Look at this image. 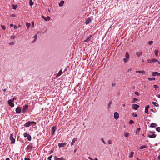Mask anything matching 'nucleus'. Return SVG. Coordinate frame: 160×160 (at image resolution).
Masks as SVG:
<instances>
[{
    "label": "nucleus",
    "mask_w": 160,
    "mask_h": 160,
    "mask_svg": "<svg viewBox=\"0 0 160 160\" xmlns=\"http://www.w3.org/2000/svg\"><path fill=\"white\" fill-rule=\"evenodd\" d=\"M134 93L136 95L138 96H139V93L137 91L135 92Z\"/></svg>",
    "instance_id": "nucleus-46"
},
{
    "label": "nucleus",
    "mask_w": 160,
    "mask_h": 160,
    "mask_svg": "<svg viewBox=\"0 0 160 160\" xmlns=\"http://www.w3.org/2000/svg\"><path fill=\"white\" fill-rule=\"evenodd\" d=\"M133 99V101L132 102H134L135 101H137L138 100V98H134Z\"/></svg>",
    "instance_id": "nucleus-41"
},
{
    "label": "nucleus",
    "mask_w": 160,
    "mask_h": 160,
    "mask_svg": "<svg viewBox=\"0 0 160 160\" xmlns=\"http://www.w3.org/2000/svg\"><path fill=\"white\" fill-rule=\"evenodd\" d=\"M13 101L11 100V99L9 100L8 101V103L9 105L11 107H14V104L13 103Z\"/></svg>",
    "instance_id": "nucleus-3"
},
{
    "label": "nucleus",
    "mask_w": 160,
    "mask_h": 160,
    "mask_svg": "<svg viewBox=\"0 0 160 160\" xmlns=\"http://www.w3.org/2000/svg\"><path fill=\"white\" fill-rule=\"evenodd\" d=\"M24 160H30V159L28 158H25Z\"/></svg>",
    "instance_id": "nucleus-57"
},
{
    "label": "nucleus",
    "mask_w": 160,
    "mask_h": 160,
    "mask_svg": "<svg viewBox=\"0 0 160 160\" xmlns=\"http://www.w3.org/2000/svg\"><path fill=\"white\" fill-rule=\"evenodd\" d=\"M140 129H141V128H138L137 129H136V134H138V133L140 132Z\"/></svg>",
    "instance_id": "nucleus-31"
},
{
    "label": "nucleus",
    "mask_w": 160,
    "mask_h": 160,
    "mask_svg": "<svg viewBox=\"0 0 160 160\" xmlns=\"http://www.w3.org/2000/svg\"><path fill=\"white\" fill-rule=\"evenodd\" d=\"M31 24L29 23H26V26L27 28H28L30 27V26Z\"/></svg>",
    "instance_id": "nucleus-36"
},
{
    "label": "nucleus",
    "mask_w": 160,
    "mask_h": 160,
    "mask_svg": "<svg viewBox=\"0 0 160 160\" xmlns=\"http://www.w3.org/2000/svg\"><path fill=\"white\" fill-rule=\"evenodd\" d=\"M10 27H12L13 26V25L12 24H11L10 25Z\"/></svg>",
    "instance_id": "nucleus-61"
},
{
    "label": "nucleus",
    "mask_w": 160,
    "mask_h": 160,
    "mask_svg": "<svg viewBox=\"0 0 160 160\" xmlns=\"http://www.w3.org/2000/svg\"><path fill=\"white\" fill-rule=\"evenodd\" d=\"M37 36L36 34L34 36L33 38H34V39L33 41V42H35L36 41L37 38Z\"/></svg>",
    "instance_id": "nucleus-33"
},
{
    "label": "nucleus",
    "mask_w": 160,
    "mask_h": 160,
    "mask_svg": "<svg viewBox=\"0 0 160 160\" xmlns=\"http://www.w3.org/2000/svg\"><path fill=\"white\" fill-rule=\"evenodd\" d=\"M76 150H77V149H75L74 150V153H75V152H76Z\"/></svg>",
    "instance_id": "nucleus-63"
},
{
    "label": "nucleus",
    "mask_w": 160,
    "mask_h": 160,
    "mask_svg": "<svg viewBox=\"0 0 160 160\" xmlns=\"http://www.w3.org/2000/svg\"><path fill=\"white\" fill-rule=\"evenodd\" d=\"M132 115L134 117H136L137 116V114L136 113H132Z\"/></svg>",
    "instance_id": "nucleus-40"
},
{
    "label": "nucleus",
    "mask_w": 160,
    "mask_h": 160,
    "mask_svg": "<svg viewBox=\"0 0 160 160\" xmlns=\"http://www.w3.org/2000/svg\"><path fill=\"white\" fill-rule=\"evenodd\" d=\"M158 159L160 160V155L158 157Z\"/></svg>",
    "instance_id": "nucleus-64"
},
{
    "label": "nucleus",
    "mask_w": 160,
    "mask_h": 160,
    "mask_svg": "<svg viewBox=\"0 0 160 160\" xmlns=\"http://www.w3.org/2000/svg\"><path fill=\"white\" fill-rule=\"evenodd\" d=\"M160 75V73L157 72H153L152 73V76H155L156 75L159 76Z\"/></svg>",
    "instance_id": "nucleus-12"
},
{
    "label": "nucleus",
    "mask_w": 160,
    "mask_h": 160,
    "mask_svg": "<svg viewBox=\"0 0 160 160\" xmlns=\"http://www.w3.org/2000/svg\"><path fill=\"white\" fill-rule=\"evenodd\" d=\"M29 4L31 6L33 4V2L32 0H29Z\"/></svg>",
    "instance_id": "nucleus-32"
},
{
    "label": "nucleus",
    "mask_w": 160,
    "mask_h": 160,
    "mask_svg": "<svg viewBox=\"0 0 160 160\" xmlns=\"http://www.w3.org/2000/svg\"><path fill=\"white\" fill-rule=\"evenodd\" d=\"M147 147V146H146V145H144V146H141L140 148V149H143V148H146Z\"/></svg>",
    "instance_id": "nucleus-35"
},
{
    "label": "nucleus",
    "mask_w": 160,
    "mask_h": 160,
    "mask_svg": "<svg viewBox=\"0 0 160 160\" xmlns=\"http://www.w3.org/2000/svg\"><path fill=\"white\" fill-rule=\"evenodd\" d=\"M157 126V124L154 123H152L151 124L150 127L152 128H155Z\"/></svg>",
    "instance_id": "nucleus-20"
},
{
    "label": "nucleus",
    "mask_w": 160,
    "mask_h": 160,
    "mask_svg": "<svg viewBox=\"0 0 160 160\" xmlns=\"http://www.w3.org/2000/svg\"><path fill=\"white\" fill-rule=\"evenodd\" d=\"M30 125V121H29L25 123L24 124V126L26 127H29Z\"/></svg>",
    "instance_id": "nucleus-18"
},
{
    "label": "nucleus",
    "mask_w": 160,
    "mask_h": 160,
    "mask_svg": "<svg viewBox=\"0 0 160 160\" xmlns=\"http://www.w3.org/2000/svg\"><path fill=\"white\" fill-rule=\"evenodd\" d=\"M16 98H15V97H14L13 98H12V100H11L12 101H13V102L15 100H16Z\"/></svg>",
    "instance_id": "nucleus-54"
},
{
    "label": "nucleus",
    "mask_w": 160,
    "mask_h": 160,
    "mask_svg": "<svg viewBox=\"0 0 160 160\" xmlns=\"http://www.w3.org/2000/svg\"><path fill=\"white\" fill-rule=\"evenodd\" d=\"M33 146L32 145L31 143H30L29 145L27 147L26 149L29 151H31L32 149L33 148Z\"/></svg>",
    "instance_id": "nucleus-4"
},
{
    "label": "nucleus",
    "mask_w": 160,
    "mask_h": 160,
    "mask_svg": "<svg viewBox=\"0 0 160 160\" xmlns=\"http://www.w3.org/2000/svg\"><path fill=\"white\" fill-rule=\"evenodd\" d=\"M148 137L151 138H154L156 137V135L155 134H148Z\"/></svg>",
    "instance_id": "nucleus-15"
},
{
    "label": "nucleus",
    "mask_w": 160,
    "mask_h": 160,
    "mask_svg": "<svg viewBox=\"0 0 160 160\" xmlns=\"http://www.w3.org/2000/svg\"><path fill=\"white\" fill-rule=\"evenodd\" d=\"M112 143V142L111 140H109L108 141V143L109 144H111Z\"/></svg>",
    "instance_id": "nucleus-47"
},
{
    "label": "nucleus",
    "mask_w": 160,
    "mask_h": 160,
    "mask_svg": "<svg viewBox=\"0 0 160 160\" xmlns=\"http://www.w3.org/2000/svg\"><path fill=\"white\" fill-rule=\"evenodd\" d=\"M101 140L102 141V142L104 144H106V142L104 141V140L102 138V139H101Z\"/></svg>",
    "instance_id": "nucleus-50"
},
{
    "label": "nucleus",
    "mask_w": 160,
    "mask_h": 160,
    "mask_svg": "<svg viewBox=\"0 0 160 160\" xmlns=\"http://www.w3.org/2000/svg\"><path fill=\"white\" fill-rule=\"evenodd\" d=\"M52 157V155L50 156L49 157H48V159L49 160H51V158Z\"/></svg>",
    "instance_id": "nucleus-45"
},
{
    "label": "nucleus",
    "mask_w": 160,
    "mask_h": 160,
    "mask_svg": "<svg viewBox=\"0 0 160 160\" xmlns=\"http://www.w3.org/2000/svg\"><path fill=\"white\" fill-rule=\"evenodd\" d=\"M134 123V121L133 120H130V121H129V124H132V123Z\"/></svg>",
    "instance_id": "nucleus-39"
},
{
    "label": "nucleus",
    "mask_w": 160,
    "mask_h": 160,
    "mask_svg": "<svg viewBox=\"0 0 160 160\" xmlns=\"http://www.w3.org/2000/svg\"><path fill=\"white\" fill-rule=\"evenodd\" d=\"M56 129V128L55 126H53L52 127V133L53 135Z\"/></svg>",
    "instance_id": "nucleus-16"
},
{
    "label": "nucleus",
    "mask_w": 160,
    "mask_h": 160,
    "mask_svg": "<svg viewBox=\"0 0 160 160\" xmlns=\"http://www.w3.org/2000/svg\"><path fill=\"white\" fill-rule=\"evenodd\" d=\"M116 83L115 82H113L112 83V87H115L116 86Z\"/></svg>",
    "instance_id": "nucleus-48"
},
{
    "label": "nucleus",
    "mask_w": 160,
    "mask_h": 160,
    "mask_svg": "<svg viewBox=\"0 0 160 160\" xmlns=\"http://www.w3.org/2000/svg\"><path fill=\"white\" fill-rule=\"evenodd\" d=\"M88 159H89L90 160H93V159H92L91 157H88Z\"/></svg>",
    "instance_id": "nucleus-58"
},
{
    "label": "nucleus",
    "mask_w": 160,
    "mask_h": 160,
    "mask_svg": "<svg viewBox=\"0 0 160 160\" xmlns=\"http://www.w3.org/2000/svg\"><path fill=\"white\" fill-rule=\"evenodd\" d=\"M158 52L159 51L158 49H156L154 51L155 54L157 56H158Z\"/></svg>",
    "instance_id": "nucleus-27"
},
{
    "label": "nucleus",
    "mask_w": 160,
    "mask_h": 160,
    "mask_svg": "<svg viewBox=\"0 0 160 160\" xmlns=\"http://www.w3.org/2000/svg\"><path fill=\"white\" fill-rule=\"evenodd\" d=\"M156 130L157 132H160V127H157L156 128Z\"/></svg>",
    "instance_id": "nucleus-37"
},
{
    "label": "nucleus",
    "mask_w": 160,
    "mask_h": 160,
    "mask_svg": "<svg viewBox=\"0 0 160 160\" xmlns=\"http://www.w3.org/2000/svg\"><path fill=\"white\" fill-rule=\"evenodd\" d=\"M119 114L117 112H115L114 113V118L115 119L117 120L119 118Z\"/></svg>",
    "instance_id": "nucleus-9"
},
{
    "label": "nucleus",
    "mask_w": 160,
    "mask_h": 160,
    "mask_svg": "<svg viewBox=\"0 0 160 160\" xmlns=\"http://www.w3.org/2000/svg\"><path fill=\"white\" fill-rule=\"evenodd\" d=\"M17 27L16 25H14V28L15 29H17Z\"/></svg>",
    "instance_id": "nucleus-59"
},
{
    "label": "nucleus",
    "mask_w": 160,
    "mask_h": 160,
    "mask_svg": "<svg viewBox=\"0 0 160 160\" xmlns=\"http://www.w3.org/2000/svg\"><path fill=\"white\" fill-rule=\"evenodd\" d=\"M77 138H74L73 139L72 142L71 143V145L72 146L73 145L74 143L75 142L77 141Z\"/></svg>",
    "instance_id": "nucleus-22"
},
{
    "label": "nucleus",
    "mask_w": 160,
    "mask_h": 160,
    "mask_svg": "<svg viewBox=\"0 0 160 160\" xmlns=\"http://www.w3.org/2000/svg\"><path fill=\"white\" fill-rule=\"evenodd\" d=\"M152 103L156 107H158L159 106L157 102H152Z\"/></svg>",
    "instance_id": "nucleus-29"
},
{
    "label": "nucleus",
    "mask_w": 160,
    "mask_h": 160,
    "mask_svg": "<svg viewBox=\"0 0 160 160\" xmlns=\"http://www.w3.org/2000/svg\"><path fill=\"white\" fill-rule=\"evenodd\" d=\"M148 79L149 81H152L153 80H155V78H148Z\"/></svg>",
    "instance_id": "nucleus-34"
},
{
    "label": "nucleus",
    "mask_w": 160,
    "mask_h": 160,
    "mask_svg": "<svg viewBox=\"0 0 160 160\" xmlns=\"http://www.w3.org/2000/svg\"><path fill=\"white\" fill-rule=\"evenodd\" d=\"M151 110L152 112H155V110H155V109H154H154H151Z\"/></svg>",
    "instance_id": "nucleus-56"
},
{
    "label": "nucleus",
    "mask_w": 160,
    "mask_h": 160,
    "mask_svg": "<svg viewBox=\"0 0 160 160\" xmlns=\"http://www.w3.org/2000/svg\"><path fill=\"white\" fill-rule=\"evenodd\" d=\"M129 56L128 53V52H127L126 53V54H125V57L126 58H124L123 59V60H126V59H128V58H129Z\"/></svg>",
    "instance_id": "nucleus-21"
},
{
    "label": "nucleus",
    "mask_w": 160,
    "mask_h": 160,
    "mask_svg": "<svg viewBox=\"0 0 160 160\" xmlns=\"http://www.w3.org/2000/svg\"><path fill=\"white\" fill-rule=\"evenodd\" d=\"M54 159L55 160H66V159H64L62 157L59 158L57 157L56 156H55L54 157Z\"/></svg>",
    "instance_id": "nucleus-10"
},
{
    "label": "nucleus",
    "mask_w": 160,
    "mask_h": 160,
    "mask_svg": "<svg viewBox=\"0 0 160 160\" xmlns=\"http://www.w3.org/2000/svg\"><path fill=\"white\" fill-rule=\"evenodd\" d=\"M9 44H10V45H13L14 44V42H10L9 43Z\"/></svg>",
    "instance_id": "nucleus-55"
},
{
    "label": "nucleus",
    "mask_w": 160,
    "mask_h": 160,
    "mask_svg": "<svg viewBox=\"0 0 160 160\" xmlns=\"http://www.w3.org/2000/svg\"><path fill=\"white\" fill-rule=\"evenodd\" d=\"M67 145V143L64 142L63 143H58V146L59 148L64 147Z\"/></svg>",
    "instance_id": "nucleus-6"
},
{
    "label": "nucleus",
    "mask_w": 160,
    "mask_h": 160,
    "mask_svg": "<svg viewBox=\"0 0 160 160\" xmlns=\"http://www.w3.org/2000/svg\"><path fill=\"white\" fill-rule=\"evenodd\" d=\"M6 89H3V91H4V92H5V91H6Z\"/></svg>",
    "instance_id": "nucleus-62"
},
{
    "label": "nucleus",
    "mask_w": 160,
    "mask_h": 160,
    "mask_svg": "<svg viewBox=\"0 0 160 160\" xmlns=\"http://www.w3.org/2000/svg\"><path fill=\"white\" fill-rule=\"evenodd\" d=\"M111 102H109V104H108V108H110V105H111Z\"/></svg>",
    "instance_id": "nucleus-51"
},
{
    "label": "nucleus",
    "mask_w": 160,
    "mask_h": 160,
    "mask_svg": "<svg viewBox=\"0 0 160 160\" xmlns=\"http://www.w3.org/2000/svg\"><path fill=\"white\" fill-rule=\"evenodd\" d=\"M129 133L127 132H124V136L126 137H128L129 135Z\"/></svg>",
    "instance_id": "nucleus-30"
},
{
    "label": "nucleus",
    "mask_w": 160,
    "mask_h": 160,
    "mask_svg": "<svg viewBox=\"0 0 160 160\" xmlns=\"http://www.w3.org/2000/svg\"><path fill=\"white\" fill-rule=\"evenodd\" d=\"M23 136L24 137H27L28 140L29 141H31V137L27 133V132H25L23 134Z\"/></svg>",
    "instance_id": "nucleus-2"
},
{
    "label": "nucleus",
    "mask_w": 160,
    "mask_h": 160,
    "mask_svg": "<svg viewBox=\"0 0 160 160\" xmlns=\"http://www.w3.org/2000/svg\"><path fill=\"white\" fill-rule=\"evenodd\" d=\"M153 42L152 41H149L148 42V44L150 45H151Z\"/></svg>",
    "instance_id": "nucleus-44"
},
{
    "label": "nucleus",
    "mask_w": 160,
    "mask_h": 160,
    "mask_svg": "<svg viewBox=\"0 0 160 160\" xmlns=\"http://www.w3.org/2000/svg\"><path fill=\"white\" fill-rule=\"evenodd\" d=\"M142 53V51H139L138 52H136V55L137 57H139V56L141 55Z\"/></svg>",
    "instance_id": "nucleus-19"
},
{
    "label": "nucleus",
    "mask_w": 160,
    "mask_h": 160,
    "mask_svg": "<svg viewBox=\"0 0 160 160\" xmlns=\"http://www.w3.org/2000/svg\"><path fill=\"white\" fill-rule=\"evenodd\" d=\"M16 112L18 113H20L21 112V109L20 107H17L16 109Z\"/></svg>",
    "instance_id": "nucleus-14"
},
{
    "label": "nucleus",
    "mask_w": 160,
    "mask_h": 160,
    "mask_svg": "<svg viewBox=\"0 0 160 160\" xmlns=\"http://www.w3.org/2000/svg\"><path fill=\"white\" fill-rule=\"evenodd\" d=\"M92 37V35H90L87 38L84 40V42H88L90 41L91 37Z\"/></svg>",
    "instance_id": "nucleus-11"
},
{
    "label": "nucleus",
    "mask_w": 160,
    "mask_h": 160,
    "mask_svg": "<svg viewBox=\"0 0 160 160\" xmlns=\"http://www.w3.org/2000/svg\"><path fill=\"white\" fill-rule=\"evenodd\" d=\"M139 107V106L136 104H133L132 105V108L135 110H137L138 108Z\"/></svg>",
    "instance_id": "nucleus-5"
},
{
    "label": "nucleus",
    "mask_w": 160,
    "mask_h": 160,
    "mask_svg": "<svg viewBox=\"0 0 160 160\" xmlns=\"http://www.w3.org/2000/svg\"><path fill=\"white\" fill-rule=\"evenodd\" d=\"M154 88L156 90L158 88V86L156 85H154Z\"/></svg>",
    "instance_id": "nucleus-42"
},
{
    "label": "nucleus",
    "mask_w": 160,
    "mask_h": 160,
    "mask_svg": "<svg viewBox=\"0 0 160 160\" xmlns=\"http://www.w3.org/2000/svg\"><path fill=\"white\" fill-rule=\"evenodd\" d=\"M136 73H140L142 74H144L145 73V72L144 71H136Z\"/></svg>",
    "instance_id": "nucleus-25"
},
{
    "label": "nucleus",
    "mask_w": 160,
    "mask_h": 160,
    "mask_svg": "<svg viewBox=\"0 0 160 160\" xmlns=\"http://www.w3.org/2000/svg\"><path fill=\"white\" fill-rule=\"evenodd\" d=\"M28 108V105L27 104L26 105L23 107V108L22 109V111L23 112H25L26 110Z\"/></svg>",
    "instance_id": "nucleus-8"
},
{
    "label": "nucleus",
    "mask_w": 160,
    "mask_h": 160,
    "mask_svg": "<svg viewBox=\"0 0 160 160\" xmlns=\"http://www.w3.org/2000/svg\"><path fill=\"white\" fill-rule=\"evenodd\" d=\"M6 160H10V159H9V158H6Z\"/></svg>",
    "instance_id": "nucleus-60"
},
{
    "label": "nucleus",
    "mask_w": 160,
    "mask_h": 160,
    "mask_svg": "<svg viewBox=\"0 0 160 160\" xmlns=\"http://www.w3.org/2000/svg\"><path fill=\"white\" fill-rule=\"evenodd\" d=\"M91 21V19L90 18H88L85 22L86 24H88Z\"/></svg>",
    "instance_id": "nucleus-17"
},
{
    "label": "nucleus",
    "mask_w": 160,
    "mask_h": 160,
    "mask_svg": "<svg viewBox=\"0 0 160 160\" xmlns=\"http://www.w3.org/2000/svg\"><path fill=\"white\" fill-rule=\"evenodd\" d=\"M34 22H32V27H33L34 26Z\"/></svg>",
    "instance_id": "nucleus-53"
},
{
    "label": "nucleus",
    "mask_w": 160,
    "mask_h": 160,
    "mask_svg": "<svg viewBox=\"0 0 160 160\" xmlns=\"http://www.w3.org/2000/svg\"><path fill=\"white\" fill-rule=\"evenodd\" d=\"M134 155V152H130V154L129 156V157L130 158H132L133 157Z\"/></svg>",
    "instance_id": "nucleus-28"
},
{
    "label": "nucleus",
    "mask_w": 160,
    "mask_h": 160,
    "mask_svg": "<svg viewBox=\"0 0 160 160\" xmlns=\"http://www.w3.org/2000/svg\"><path fill=\"white\" fill-rule=\"evenodd\" d=\"M42 18L46 21H49L50 19V17L48 16L47 18L43 16H42L41 17Z\"/></svg>",
    "instance_id": "nucleus-7"
},
{
    "label": "nucleus",
    "mask_w": 160,
    "mask_h": 160,
    "mask_svg": "<svg viewBox=\"0 0 160 160\" xmlns=\"http://www.w3.org/2000/svg\"><path fill=\"white\" fill-rule=\"evenodd\" d=\"M15 36L14 35H12L11 37V38L14 39L15 38Z\"/></svg>",
    "instance_id": "nucleus-49"
},
{
    "label": "nucleus",
    "mask_w": 160,
    "mask_h": 160,
    "mask_svg": "<svg viewBox=\"0 0 160 160\" xmlns=\"http://www.w3.org/2000/svg\"><path fill=\"white\" fill-rule=\"evenodd\" d=\"M13 6H14V7H13V8L14 9H16V8H17V6H14V5H12Z\"/></svg>",
    "instance_id": "nucleus-52"
},
{
    "label": "nucleus",
    "mask_w": 160,
    "mask_h": 160,
    "mask_svg": "<svg viewBox=\"0 0 160 160\" xmlns=\"http://www.w3.org/2000/svg\"><path fill=\"white\" fill-rule=\"evenodd\" d=\"M149 108V105H147L145 107V112L147 114H148V109Z\"/></svg>",
    "instance_id": "nucleus-13"
},
{
    "label": "nucleus",
    "mask_w": 160,
    "mask_h": 160,
    "mask_svg": "<svg viewBox=\"0 0 160 160\" xmlns=\"http://www.w3.org/2000/svg\"><path fill=\"white\" fill-rule=\"evenodd\" d=\"M13 134L12 133L10 135V136L9 138L10 140L11 141V144H14L15 142V140L14 138L13 137Z\"/></svg>",
    "instance_id": "nucleus-1"
},
{
    "label": "nucleus",
    "mask_w": 160,
    "mask_h": 160,
    "mask_svg": "<svg viewBox=\"0 0 160 160\" xmlns=\"http://www.w3.org/2000/svg\"><path fill=\"white\" fill-rule=\"evenodd\" d=\"M62 73V70L61 69V70H60L58 72V74H57V77H58L60 76L61 75Z\"/></svg>",
    "instance_id": "nucleus-24"
},
{
    "label": "nucleus",
    "mask_w": 160,
    "mask_h": 160,
    "mask_svg": "<svg viewBox=\"0 0 160 160\" xmlns=\"http://www.w3.org/2000/svg\"><path fill=\"white\" fill-rule=\"evenodd\" d=\"M30 124H36V122H31L30 121Z\"/></svg>",
    "instance_id": "nucleus-43"
},
{
    "label": "nucleus",
    "mask_w": 160,
    "mask_h": 160,
    "mask_svg": "<svg viewBox=\"0 0 160 160\" xmlns=\"http://www.w3.org/2000/svg\"><path fill=\"white\" fill-rule=\"evenodd\" d=\"M65 2L64 1L62 0L59 3V6L60 7H62L63 6V4Z\"/></svg>",
    "instance_id": "nucleus-23"
},
{
    "label": "nucleus",
    "mask_w": 160,
    "mask_h": 160,
    "mask_svg": "<svg viewBox=\"0 0 160 160\" xmlns=\"http://www.w3.org/2000/svg\"><path fill=\"white\" fill-rule=\"evenodd\" d=\"M1 27L2 28L3 30H5L6 29V27L4 25H1Z\"/></svg>",
    "instance_id": "nucleus-38"
},
{
    "label": "nucleus",
    "mask_w": 160,
    "mask_h": 160,
    "mask_svg": "<svg viewBox=\"0 0 160 160\" xmlns=\"http://www.w3.org/2000/svg\"><path fill=\"white\" fill-rule=\"evenodd\" d=\"M158 62V63L159 64H160V63L158 61H154V60H153V61H148V62L149 63H152V62Z\"/></svg>",
    "instance_id": "nucleus-26"
}]
</instances>
